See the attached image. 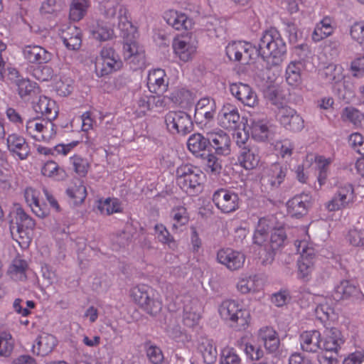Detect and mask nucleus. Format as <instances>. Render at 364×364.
Masks as SVG:
<instances>
[{"mask_svg": "<svg viewBox=\"0 0 364 364\" xmlns=\"http://www.w3.org/2000/svg\"><path fill=\"white\" fill-rule=\"evenodd\" d=\"M257 53L267 62V68L279 65L287 53V45L279 31L272 27L262 33Z\"/></svg>", "mask_w": 364, "mask_h": 364, "instance_id": "obj_1", "label": "nucleus"}, {"mask_svg": "<svg viewBox=\"0 0 364 364\" xmlns=\"http://www.w3.org/2000/svg\"><path fill=\"white\" fill-rule=\"evenodd\" d=\"M176 184L186 193L196 196L202 192L205 175L191 164H181L176 170Z\"/></svg>", "mask_w": 364, "mask_h": 364, "instance_id": "obj_2", "label": "nucleus"}, {"mask_svg": "<svg viewBox=\"0 0 364 364\" xmlns=\"http://www.w3.org/2000/svg\"><path fill=\"white\" fill-rule=\"evenodd\" d=\"M130 296L146 314L157 316L163 308L162 298L158 291L146 284H139L131 289Z\"/></svg>", "mask_w": 364, "mask_h": 364, "instance_id": "obj_3", "label": "nucleus"}, {"mask_svg": "<svg viewBox=\"0 0 364 364\" xmlns=\"http://www.w3.org/2000/svg\"><path fill=\"white\" fill-rule=\"evenodd\" d=\"M218 312L222 319L237 331H244L249 326L251 319L250 311L236 300L223 301L219 306Z\"/></svg>", "mask_w": 364, "mask_h": 364, "instance_id": "obj_4", "label": "nucleus"}, {"mask_svg": "<svg viewBox=\"0 0 364 364\" xmlns=\"http://www.w3.org/2000/svg\"><path fill=\"white\" fill-rule=\"evenodd\" d=\"M36 223L21 208H17L16 215L10 221L9 230L13 240H16L22 249L28 247L32 237L31 232Z\"/></svg>", "mask_w": 364, "mask_h": 364, "instance_id": "obj_5", "label": "nucleus"}, {"mask_svg": "<svg viewBox=\"0 0 364 364\" xmlns=\"http://www.w3.org/2000/svg\"><path fill=\"white\" fill-rule=\"evenodd\" d=\"M95 73L98 77L107 76L117 72L123 63L115 50L108 46H103L95 59Z\"/></svg>", "mask_w": 364, "mask_h": 364, "instance_id": "obj_6", "label": "nucleus"}, {"mask_svg": "<svg viewBox=\"0 0 364 364\" xmlns=\"http://www.w3.org/2000/svg\"><path fill=\"white\" fill-rule=\"evenodd\" d=\"M269 100L272 105L278 107L276 117L282 126L293 132H299L304 129L303 118L294 109L287 105H281L282 103L279 102L276 90L269 93Z\"/></svg>", "mask_w": 364, "mask_h": 364, "instance_id": "obj_7", "label": "nucleus"}, {"mask_svg": "<svg viewBox=\"0 0 364 364\" xmlns=\"http://www.w3.org/2000/svg\"><path fill=\"white\" fill-rule=\"evenodd\" d=\"M294 246L297 253L301 255L297 262V277L299 279L307 282L311 279V274L314 270L315 250L312 247L309 246L305 240H296Z\"/></svg>", "mask_w": 364, "mask_h": 364, "instance_id": "obj_8", "label": "nucleus"}, {"mask_svg": "<svg viewBox=\"0 0 364 364\" xmlns=\"http://www.w3.org/2000/svg\"><path fill=\"white\" fill-rule=\"evenodd\" d=\"M167 130L172 134L185 136L193 129L191 116L183 111H169L164 116Z\"/></svg>", "mask_w": 364, "mask_h": 364, "instance_id": "obj_9", "label": "nucleus"}, {"mask_svg": "<svg viewBox=\"0 0 364 364\" xmlns=\"http://www.w3.org/2000/svg\"><path fill=\"white\" fill-rule=\"evenodd\" d=\"M212 200L218 210L223 213H230L240 207V198L235 192L227 188H218L212 196Z\"/></svg>", "mask_w": 364, "mask_h": 364, "instance_id": "obj_10", "label": "nucleus"}, {"mask_svg": "<svg viewBox=\"0 0 364 364\" xmlns=\"http://www.w3.org/2000/svg\"><path fill=\"white\" fill-rule=\"evenodd\" d=\"M286 238L287 235L284 229L277 228L271 230L269 240H267L259 252L261 257L264 255L263 264H267L272 262L275 252L284 245Z\"/></svg>", "mask_w": 364, "mask_h": 364, "instance_id": "obj_11", "label": "nucleus"}, {"mask_svg": "<svg viewBox=\"0 0 364 364\" xmlns=\"http://www.w3.org/2000/svg\"><path fill=\"white\" fill-rule=\"evenodd\" d=\"M217 106L213 99L203 97L196 105L194 118L197 124L205 128L214 119Z\"/></svg>", "mask_w": 364, "mask_h": 364, "instance_id": "obj_12", "label": "nucleus"}, {"mask_svg": "<svg viewBox=\"0 0 364 364\" xmlns=\"http://www.w3.org/2000/svg\"><path fill=\"white\" fill-rule=\"evenodd\" d=\"M226 55L230 60L243 61L248 63L257 53L256 48L245 41H233L226 46Z\"/></svg>", "mask_w": 364, "mask_h": 364, "instance_id": "obj_13", "label": "nucleus"}, {"mask_svg": "<svg viewBox=\"0 0 364 364\" xmlns=\"http://www.w3.org/2000/svg\"><path fill=\"white\" fill-rule=\"evenodd\" d=\"M287 173L288 168L286 165L274 163L264 171L261 183L270 190L277 189L284 181Z\"/></svg>", "mask_w": 364, "mask_h": 364, "instance_id": "obj_14", "label": "nucleus"}, {"mask_svg": "<svg viewBox=\"0 0 364 364\" xmlns=\"http://www.w3.org/2000/svg\"><path fill=\"white\" fill-rule=\"evenodd\" d=\"M216 260L230 271L241 269L245 261V256L241 252L232 248H221L217 252Z\"/></svg>", "mask_w": 364, "mask_h": 364, "instance_id": "obj_15", "label": "nucleus"}, {"mask_svg": "<svg viewBox=\"0 0 364 364\" xmlns=\"http://www.w3.org/2000/svg\"><path fill=\"white\" fill-rule=\"evenodd\" d=\"M313 198L309 193L297 194L287 203V212L291 217L301 218L306 215L313 205Z\"/></svg>", "mask_w": 364, "mask_h": 364, "instance_id": "obj_16", "label": "nucleus"}, {"mask_svg": "<svg viewBox=\"0 0 364 364\" xmlns=\"http://www.w3.org/2000/svg\"><path fill=\"white\" fill-rule=\"evenodd\" d=\"M58 36L68 50H76L80 48L82 33L76 26L71 23L61 25L58 29Z\"/></svg>", "mask_w": 364, "mask_h": 364, "instance_id": "obj_17", "label": "nucleus"}, {"mask_svg": "<svg viewBox=\"0 0 364 364\" xmlns=\"http://www.w3.org/2000/svg\"><path fill=\"white\" fill-rule=\"evenodd\" d=\"M123 50L124 59L132 70H136L145 66L144 51L135 41H126L124 43Z\"/></svg>", "mask_w": 364, "mask_h": 364, "instance_id": "obj_18", "label": "nucleus"}, {"mask_svg": "<svg viewBox=\"0 0 364 364\" xmlns=\"http://www.w3.org/2000/svg\"><path fill=\"white\" fill-rule=\"evenodd\" d=\"M230 92L244 105L255 107L258 104L256 92L247 84L235 82L230 85Z\"/></svg>", "mask_w": 364, "mask_h": 364, "instance_id": "obj_19", "label": "nucleus"}, {"mask_svg": "<svg viewBox=\"0 0 364 364\" xmlns=\"http://www.w3.org/2000/svg\"><path fill=\"white\" fill-rule=\"evenodd\" d=\"M6 144L8 150L12 156L20 160H25L30 155L31 149L29 144L19 134H9L6 139Z\"/></svg>", "mask_w": 364, "mask_h": 364, "instance_id": "obj_20", "label": "nucleus"}, {"mask_svg": "<svg viewBox=\"0 0 364 364\" xmlns=\"http://www.w3.org/2000/svg\"><path fill=\"white\" fill-rule=\"evenodd\" d=\"M23 58L30 63L46 64L53 58V54L42 46L36 45L25 46L22 49Z\"/></svg>", "mask_w": 364, "mask_h": 364, "instance_id": "obj_21", "label": "nucleus"}, {"mask_svg": "<svg viewBox=\"0 0 364 364\" xmlns=\"http://www.w3.org/2000/svg\"><path fill=\"white\" fill-rule=\"evenodd\" d=\"M218 123L224 129H235L240 124V116L237 108L231 104L223 105L219 112Z\"/></svg>", "mask_w": 364, "mask_h": 364, "instance_id": "obj_22", "label": "nucleus"}, {"mask_svg": "<svg viewBox=\"0 0 364 364\" xmlns=\"http://www.w3.org/2000/svg\"><path fill=\"white\" fill-rule=\"evenodd\" d=\"M258 341L262 343L269 353H276L280 345L278 333L272 326L260 328L257 333Z\"/></svg>", "mask_w": 364, "mask_h": 364, "instance_id": "obj_23", "label": "nucleus"}, {"mask_svg": "<svg viewBox=\"0 0 364 364\" xmlns=\"http://www.w3.org/2000/svg\"><path fill=\"white\" fill-rule=\"evenodd\" d=\"M168 86V80L164 70L158 68L149 71L147 77V87L152 93H164Z\"/></svg>", "mask_w": 364, "mask_h": 364, "instance_id": "obj_24", "label": "nucleus"}, {"mask_svg": "<svg viewBox=\"0 0 364 364\" xmlns=\"http://www.w3.org/2000/svg\"><path fill=\"white\" fill-rule=\"evenodd\" d=\"M210 146L218 155H228L230 152V139L228 134L222 130L207 134Z\"/></svg>", "mask_w": 364, "mask_h": 364, "instance_id": "obj_25", "label": "nucleus"}, {"mask_svg": "<svg viewBox=\"0 0 364 364\" xmlns=\"http://www.w3.org/2000/svg\"><path fill=\"white\" fill-rule=\"evenodd\" d=\"M173 48L176 54L184 62H188L192 59L196 51L195 41L188 37L174 39Z\"/></svg>", "mask_w": 364, "mask_h": 364, "instance_id": "obj_26", "label": "nucleus"}, {"mask_svg": "<svg viewBox=\"0 0 364 364\" xmlns=\"http://www.w3.org/2000/svg\"><path fill=\"white\" fill-rule=\"evenodd\" d=\"M237 160L240 166L246 170H252L256 168L260 160L258 149L255 146L241 147Z\"/></svg>", "mask_w": 364, "mask_h": 364, "instance_id": "obj_27", "label": "nucleus"}, {"mask_svg": "<svg viewBox=\"0 0 364 364\" xmlns=\"http://www.w3.org/2000/svg\"><path fill=\"white\" fill-rule=\"evenodd\" d=\"M359 294V289L351 281L343 279L337 284L332 291L335 301L350 300Z\"/></svg>", "mask_w": 364, "mask_h": 364, "instance_id": "obj_28", "label": "nucleus"}, {"mask_svg": "<svg viewBox=\"0 0 364 364\" xmlns=\"http://www.w3.org/2000/svg\"><path fill=\"white\" fill-rule=\"evenodd\" d=\"M56 345L57 340L54 336L42 333L36 338L32 351L37 355L46 356L53 350Z\"/></svg>", "mask_w": 364, "mask_h": 364, "instance_id": "obj_29", "label": "nucleus"}, {"mask_svg": "<svg viewBox=\"0 0 364 364\" xmlns=\"http://www.w3.org/2000/svg\"><path fill=\"white\" fill-rule=\"evenodd\" d=\"M252 137L258 141H264L268 139L269 129L264 119L251 117L247 120Z\"/></svg>", "mask_w": 364, "mask_h": 364, "instance_id": "obj_30", "label": "nucleus"}, {"mask_svg": "<svg viewBox=\"0 0 364 364\" xmlns=\"http://www.w3.org/2000/svg\"><path fill=\"white\" fill-rule=\"evenodd\" d=\"M300 344L303 350L316 353L322 348L321 335L318 331H306L300 335Z\"/></svg>", "mask_w": 364, "mask_h": 364, "instance_id": "obj_31", "label": "nucleus"}, {"mask_svg": "<svg viewBox=\"0 0 364 364\" xmlns=\"http://www.w3.org/2000/svg\"><path fill=\"white\" fill-rule=\"evenodd\" d=\"M166 23L176 30H188L192 26V21L186 14L176 10H169L164 16Z\"/></svg>", "mask_w": 364, "mask_h": 364, "instance_id": "obj_32", "label": "nucleus"}, {"mask_svg": "<svg viewBox=\"0 0 364 364\" xmlns=\"http://www.w3.org/2000/svg\"><path fill=\"white\" fill-rule=\"evenodd\" d=\"M40 192L33 188H26L24 191V198L33 213L39 218H44L48 215L47 209L43 207L39 200Z\"/></svg>", "mask_w": 364, "mask_h": 364, "instance_id": "obj_33", "label": "nucleus"}, {"mask_svg": "<svg viewBox=\"0 0 364 364\" xmlns=\"http://www.w3.org/2000/svg\"><path fill=\"white\" fill-rule=\"evenodd\" d=\"M33 109L49 119H55L58 113L55 102L45 96L39 97L38 102L33 105Z\"/></svg>", "mask_w": 364, "mask_h": 364, "instance_id": "obj_34", "label": "nucleus"}, {"mask_svg": "<svg viewBox=\"0 0 364 364\" xmlns=\"http://www.w3.org/2000/svg\"><path fill=\"white\" fill-rule=\"evenodd\" d=\"M304 69V63L301 60L291 61L286 68L285 79L291 86H298L302 82L301 73Z\"/></svg>", "mask_w": 364, "mask_h": 364, "instance_id": "obj_35", "label": "nucleus"}, {"mask_svg": "<svg viewBox=\"0 0 364 364\" xmlns=\"http://www.w3.org/2000/svg\"><path fill=\"white\" fill-rule=\"evenodd\" d=\"M343 343L341 332L338 328H332L327 331L321 349L337 353Z\"/></svg>", "mask_w": 364, "mask_h": 364, "instance_id": "obj_36", "label": "nucleus"}, {"mask_svg": "<svg viewBox=\"0 0 364 364\" xmlns=\"http://www.w3.org/2000/svg\"><path fill=\"white\" fill-rule=\"evenodd\" d=\"M333 19L329 16L324 17L320 22H318L312 33V39L315 42H318L323 38L331 36L334 31L332 25Z\"/></svg>", "mask_w": 364, "mask_h": 364, "instance_id": "obj_37", "label": "nucleus"}, {"mask_svg": "<svg viewBox=\"0 0 364 364\" xmlns=\"http://www.w3.org/2000/svg\"><path fill=\"white\" fill-rule=\"evenodd\" d=\"M209 144L208 136L205 137L199 133L193 134L187 141L188 149L194 155L200 154L201 151H205Z\"/></svg>", "mask_w": 364, "mask_h": 364, "instance_id": "obj_38", "label": "nucleus"}, {"mask_svg": "<svg viewBox=\"0 0 364 364\" xmlns=\"http://www.w3.org/2000/svg\"><path fill=\"white\" fill-rule=\"evenodd\" d=\"M20 97L24 100H29L38 92L37 83L31 81L28 78H23L16 85Z\"/></svg>", "mask_w": 364, "mask_h": 364, "instance_id": "obj_39", "label": "nucleus"}, {"mask_svg": "<svg viewBox=\"0 0 364 364\" xmlns=\"http://www.w3.org/2000/svg\"><path fill=\"white\" fill-rule=\"evenodd\" d=\"M154 235L158 242L167 245L169 249L174 250L177 248V242L163 224H156L154 226Z\"/></svg>", "mask_w": 364, "mask_h": 364, "instance_id": "obj_40", "label": "nucleus"}, {"mask_svg": "<svg viewBox=\"0 0 364 364\" xmlns=\"http://www.w3.org/2000/svg\"><path fill=\"white\" fill-rule=\"evenodd\" d=\"M198 350L201 353L205 363L213 364L215 362L218 352L212 340L203 339L198 346Z\"/></svg>", "mask_w": 364, "mask_h": 364, "instance_id": "obj_41", "label": "nucleus"}, {"mask_svg": "<svg viewBox=\"0 0 364 364\" xmlns=\"http://www.w3.org/2000/svg\"><path fill=\"white\" fill-rule=\"evenodd\" d=\"M43 176L56 181H63L67 177L65 171L53 161H48L41 168Z\"/></svg>", "mask_w": 364, "mask_h": 364, "instance_id": "obj_42", "label": "nucleus"}, {"mask_svg": "<svg viewBox=\"0 0 364 364\" xmlns=\"http://www.w3.org/2000/svg\"><path fill=\"white\" fill-rule=\"evenodd\" d=\"M118 19V27L123 33V37H128L130 31L134 30L130 19L129 10L125 5H121L119 8V14L117 16Z\"/></svg>", "mask_w": 364, "mask_h": 364, "instance_id": "obj_43", "label": "nucleus"}, {"mask_svg": "<svg viewBox=\"0 0 364 364\" xmlns=\"http://www.w3.org/2000/svg\"><path fill=\"white\" fill-rule=\"evenodd\" d=\"M323 75L328 82L338 85L344 78L343 68L341 65L330 64L324 68Z\"/></svg>", "mask_w": 364, "mask_h": 364, "instance_id": "obj_44", "label": "nucleus"}, {"mask_svg": "<svg viewBox=\"0 0 364 364\" xmlns=\"http://www.w3.org/2000/svg\"><path fill=\"white\" fill-rule=\"evenodd\" d=\"M133 107L139 117L144 116L151 109L150 95H147L141 91L135 92Z\"/></svg>", "mask_w": 364, "mask_h": 364, "instance_id": "obj_45", "label": "nucleus"}, {"mask_svg": "<svg viewBox=\"0 0 364 364\" xmlns=\"http://www.w3.org/2000/svg\"><path fill=\"white\" fill-rule=\"evenodd\" d=\"M341 119L343 122L351 123L355 128H360L364 114L354 107H348L343 110Z\"/></svg>", "mask_w": 364, "mask_h": 364, "instance_id": "obj_46", "label": "nucleus"}, {"mask_svg": "<svg viewBox=\"0 0 364 364\" xmlns=\"http://www.w3.org/2000/svg\"><path fill=\"white\" fill-rule=\"evenodd\" d=\"M270 229L271 227L267 219H259L253 236L254 242L262 247L263 244L267 242Z\"/></svg>", "mask_w": 364, "mask_h": 364, "instance_id": "obj_47", "label": "nucleus"}, {"mask_svg": "<svg viewBox=\"0 0 364 364\" xmlns=\"http://www.w3.org/2000/svg\"><path fill=\"white\" fill-rule=\"evenodd\" d=\"M315 163L318 171L317 179L321 187L326 183L328 174L329 166L332 163V159L323 156H318L315 158Z\"/></svg>", "mask_w": 364, "mask_h": 364, "instance_id": "obj_48", "label": "nucleus"}, {"mask_svg": "<svg viewBox=\"0 0 364 364\" xmlns=\"http://www.w3.org/2000/svg\"><path fill=\"white\" fill-rule=\"evenodd\" d=\"M70 164L75 173L80 178H85L90 168L88 160L80 155H74L70 158Z\"/></svg>", "mask_w": 364, "mask_h": 364, "instance_id": "obj_49", "label": "nucleus"}, {"mask_svg": "<svg viewBox=\"0 0 364 364\" xmlns=\"http://www.w3.org/2000/svg\"><path fill=\"white\" fill-rule=\"evenodd\" d=\"M89 6L87 0H73L70 7V18L78 21L83 18Z\"/></svg>", "mask_w": 364, "mask_h": 364, "instance_id": "obj_50", "label": "nucleus"}, {"mask_svg": "<svg viewBox=\"0 0 364 364\" xmlns=\"http://www.w3.org/2000/svg\"><path fill=\"white\" fill-rule=\"evenodd\" d=\"M353 202V198H348L346 195L337 191L332 199L326 204V208L329 211H336L346 208Z\"/></svg>", "mask_w": 364, "mask_h": 364, "instance_id": "obj_51", "label": "nucleus"}, {"mask_svg": "<svg viewBox=\"0 0 364 364\" xmlns=\"http://www.w3.org/2000/svg\"><path fill=\"white\" fill-rule=\"evenodd\" d=\"M98 209L102 214L111 215L114 213L122 211L121 203L117 198H106L100 200L98 202Z\"/></svg>", "mask_w": 364, "mask_h": 364, "instance_id": "obj_52", "label": "nucleus"}, {"mask_svg": "<svg viewBox=\"0 0 364 364\" xmlns=\"http://www.w3.org/2000/svg\"><path fill=\"white\" fill-rule=\"evenodd\" d=\"M53 119H45L43 128H41L39 134L37 135L38 141H49L53 139L57 133V127L52 122Z\"/></svg>", "mask_w": 364, "mask_h": 364, "instance_id": "obj_53", "label": "nucleus"}, {"mask_svg": "<svg viewBox=\"0 0 364 364\" xmlns=\"http://www.w3.org/2000/svg\"><path fill=\"white\" fill-rule=\"evenodd\" d=\"M171 217L174 222L173 223V228L175 229L186 225L189 220L187 209L182 205L173 208L171 213Z\"/></svg>", "mask_w": 364, "mask_h": 364, "instance_id": "obj_54", "label": "nucleus"}, {"mask_svg": "<svg viewBox=\"0 0 364 364\" xmlns=\"http://www.w3.org/2000/svg\"><path fill=\"white\" fill-rule=\"evenodd\" d=\"M205 170L207 173L217 175L221 172L222 161L213 154H208L204 158Z\"/></svg>", "mask_w": 364, "mask_h": 364, "instance_id": "obj_55", "label": "nucleus"}, {"mask_svg": "<svg viewBox=\"0 0 364 364\" xmlns=\"http://www.w3.org/2000/svg\"><path fill=\"white\" fill-rule=\"evenodd\" d=\"M237 289L244 294L257 291L258 287L255 277L240 279L237 284Z\"/></svg>", "mask_w": 364, "mask_h": 364, "instance_id": "obj_56", "label": "nucleus"}, {"mask_svg": "<svg viewBox=\"0 0 364 364\" xmlns=\"http://www.w3.org/2000/svg\"><path fill=\"white\" fill-rule=\"evenodd\" d=\"M93 37L100 41H105L112 38L114 31L103 23H97L92 31Z\"/></svg>", "mask_w": 364, "mask_h": 364, "instance_id": "obj_57", "label": "nucleus"}, {"mask_svg": "<svg viewBox=\"0 0 364 364\" xmlns=\"http://www.w3.org/2000/svg\"><path fill=\"white\" fill-rule=\"evenodd\" d=\"M352 39L364 50V21L355 22L350 28Z\"/></svg>", "mask_w": 364, "mask_h": 364, "instance_id": "obj_58", "label": "nucleus"}, {"mask_svg": "<svg viewBox=\"0 0 364 364\" xmlns=\"http://www.w3.org/2000/svg\"><path fill=\"white\" fill-rule=\"evenodd\" d=\"M14 348V341L10 333H0V356L8 357Z\"/></svg>", "mask_w": 364, "mask_h": 364, "instance_id": "obj_59", "label": "nucleus"}, {"mask_svg": "<svg viewBox=\"0 0 364 364\" xmlns=\"http://www.w3.org/2000/svg\"><path fill=\"white\" fill-rule=\"evenodd\" d=\"M45 119L34 117L29 119L26 124V132L31 137L37 140V135L39 134Z\"/></svg>", "mask_w": 364, "mask_h": 364, "instance_id": "obj_60", "label": "nucleus"}, {"mask_svg": "<svg viewBox=\"0 0 364 364\" xmlns=\"http://www.w3.org/2000/svg\"><path fill=\"white\" fill-rule=\"evenodd\" d=\"M221 364H241V359L233 348L225 347L221 352Z\"/></svg>", "mask_w": 364, "mask_h": 364, "instance_id": "obj_61", "label": "nucleus"}, {"mask_svg": "<svg viewBox=\"0 0 364 364\" xmlns=\"http://www.w3.org/2000/svg\"><path fill=\"white\" fill-rule=\"evenodd\" d=\"M53 70L48 65L38 66L33 69L32 75L39 81H48L53 77Z\"/></svg>", "mask_w": 364, "mask_h": 364, "instance_id": "obj_62", "label": "nucleus"}, {"mask_svg": "<svg viewBox=\"0 0 364 364\" xmlns=\"http://www.w3.org/2000/svg\"><path fill=\"white\" fill-rule=\"evenodd\" d=\"M348 142L353 149L359 154L364 156V138L358 132H355L349 136Z\"/></svg>", "mask_w": 364, "mask_h": 364, "instance_id": "obj_63", "label": "nucleus"}, {"mask_svg": "<svg viewBox=\"0 0 364 364\" xmlns=\"http://www.w3.org/2000/svg\"><path fill=\"white\" fill-rule=\"evenodd\" d=\"M348 238L350 243L353 246H355V247L364 246V229L363 230H357V229L350 230L348 232Z\"/></svg>", "mask_w": 364, "mask_h": 364, "instance_id": "obj_64", "label": "nucleus"}]
</instances>
